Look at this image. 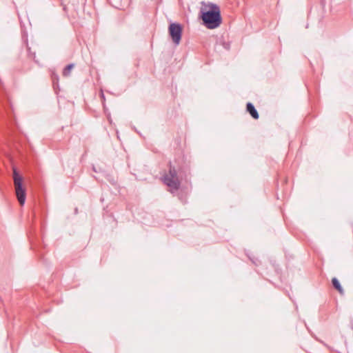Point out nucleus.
I'll use <instances>...</instances> for the list:
<instances>
[{
  "label": "nucleus",
  "instance_id": "nucleus-2",
  "mask_svg": "<svg viewBox=\"0 0 353 353\" xmlns=\"http://www.w3.org/2000/svg\"><path fill=\"white\" fill-rule=\"evenodd\" d=\"M12 171L15 194L20 205L23 206L25 204L26 199V188L23 185V177L15 167L12 168Z\"/></svg>",
  "mask_w": 353,
  "mask_h": 353
},
{
  "label": "nucleus",
  "instance_id": "nucleus-8",
  "mask_svg": "<svg viewBox=\"0 0 353 353\" xmlns=\"http://www.w3.org/2000/svg\"><path fill=\"white\" fill-rule=\"evenodd\" d=\"M52 79H53V82H54V83L55 82V81H57L59 80V77H58V75H57V74H54V73H53V74H52Z\"/></svg>",
  "mask_w": 353,
  "mask_h": 353
},
{
  "label": "nucleus",
  "instance_id": "nucleus-7",
  "mask_svg": "<svg viewBox=\"0 0 353 353\" xmlns=\"http://www.w3.org/2000/svg\"><path fill=\"white\" fill-rule=\"evenodd\" d=\"M74 67V65L73 63H70L68 65L63 71V75L64 77H68L70 74L71 70Z\"/></svg>",
  "mask_w": 353,
  "mask_h": 353
},
{
  "label": "nucleus",
  "instance_id": "nucleus-4",
  "mask_svg": "<svg viewBox=\"0 0 353 353\" xmlns=\"http://www.w3.org/2000/svg\"><path fill=\"white\" fill-rule=\"evenodd\" d=\"M169 34L175 45H179L182 36V27L179 23H172L168 28Z\"/></svg>",
  "mask_w": 353,
  "mask_h": 353
},
{
  "label": "nucleus",
  "instance_id": "nucleus-1",
  "mask_svg": "<svg viewBox=\"0 0 353 353\" xmlns=\"http://www.w3.org/2000/svg\"><path fill=\"white\" fill-rule=\"evenodd\" d=\"M205 6L209 10L201 11L203 24L208 29L218 28L222 22L220 8L216 4L210 2L205 4Z\"/></svg>",
  "mask_w": 353,
  "mask_h": 353
},
{
  "label": "nucleus",
  "instance_id": "nucleus-3",
  "mask_svg": "<svg viewBox=\"0 0 353 353\" xmlns=\"http://www.w3.org/2000/svg\"><path fill=\"white\" fill-rule=\"evenodd\" d=\"M162 181L164 184L170 188L171 192L178 190L180 188L181 182L177 176L176 170L172 165L171 162L169 163V172L162 176Z\"/></svg>",
  "mask_w": 353,
  "mask_h": 353
},
{
  "label": "nucleus",
  "instance_id": "nucleus-5",
  "mask_svg": "<svg viewBox=\"0 0 353 353\" xmlns=\"http://www.w3.org/2000/svg\"><path fill=\"white\" fill-rule=\"evenodd\" d=\"M246 110L254 119H259V113L252 103H247Z\"/></svg>",
  "mask_w": 353,
  "mask_h": 353
},
{
  "label": "nucleus",
  "instance_id": "nucleus-6",
  "mask_svg": "<svg viewBox=\"0 0 353 353\" xmlns=\"http://www.w3.org/2000/svg\"><path fill=\"white\" fill-rule=\"evenodd\" d=\"M332 285L335 289H336L339 292H343V288L336 278H333L332 280Z\"/></svg>",
  "mask_w": 353,
  "mask_h": 353
}]
</instances>
